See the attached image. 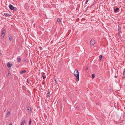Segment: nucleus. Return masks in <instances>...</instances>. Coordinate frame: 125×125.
<instances>
[{"label": "nucleus", "mask_w": 125, "mask_h": 125, "mask_svg": "<svg viewBox=\"0 0 125 125\" xmlns=\"http://www.w3.org/2000/svg\"><path fill=\"white\" fill-rule=\"evenodd\" d=\"M119 88H121V86H119Z\"/></svg>", "instance_id": "34"}, {"label": "nucleus", "mask_w": 125, "mask_h": 125, "mask_svg": "<svg viewBox=\"0 0 125 125\" xmlns=\"http://www.w3.org/2000/svg\"><path fill=\"white\" fill-rule=\"evenodd\" d=\"M28 81H29L28 79H27V83H29Z\"/></svg>", "instance_id": "27"}, {"label": "nucleus", "mask_w": 125, "mask_h": 125, "mask_svg": "<svg viewBox=\"0 0 125 125\" xmlns=\"http://www.w3.org/2000/svg\"><path fill=\"white\" fill-rule=\"evenodd\" d=\"M3 15L7 17L10 16V15L9 14L7 13H3Z\"/></svg>", "instance_id": "8"}, {"label": "nucleus", "mask_w": 125, "mask_h": 125, "mask_svg": "<svg viewBox=\"0 0 125 125\" xmlns=\"http://www.w3.org/2000/svg\"><path fill=\"white\" fill-rule=\"evenodd\" d=\"M76 108L77 109L79 108V107L78 106H76Z\"/></svg>", "instance_id": "30"}, {"label": "nucleus", "mask_w": 125, "mask_h": 125, "mask_svg": "<svg viewBox=\"0 0 125 125\" xmlns=\"http://www.w3.org/2000/svg\"><path fill=\"white\" fill-rule=\"evenodd\" d=\"M7 66L8 68L12 66V64H10L9 62H8L7 64Z\"/></svg>", "instance_id": "10"}, {"label": "nucleus", "mask_w": 125, "mask_h": 125, "mask_svg": "<svg viewBox=\"0 0 125 125\" xmlns=\"http://www.w3.org/2000/svg\"><path fill=\"white\" fill-rule=\"evenodd\" d=\"M82 107L83 108H84V105L83 104V105H82Z\"/></svg>", "instance_id": "28"}, {"label": "nucleus", "mask_w": 125, "mask_h": 125, "mask_svg": "<svg viewBox=\"0 0 125 125\" xmlns=\"http://www.w3.org/2000/svg\"><path fill=\"white\" fill-rule=\"evenodd\" d=\"M9 125H12V124L11 123H10Z\"/></svg>", "instance_id": "31"}, {"label": "nucleus", "mask_w": 125, "mask_h": 125, "mask_svg": "<svg viewBox=\"0 0 125 125\" xmlns=\"http://www.w3.org/2000/svg\"><path fill=\"white\" fill-rule=\"evenodd\" d=\"M92 6H93V5H92Z\"/></svg>", "instance_id": "38"}, {"label": "nucleus", "mask_w": 125, "mask_h": 125, "mask_svg": "<svg viewBox=\"0 0 125 125\" xmlns=\"http://www.w3.org/2000/svg\"><path fill=\"white\" fill-rule=\"evenodd\" d=\"M79 73L77 70H75L74 74L76 77V81H78L79 80Z\"/></svg>", "instance_id": "1"}, {"label": "nucleus", "mask_w": 125, "mask_h": 125, "mask_svg": "<svg viewBox=\"0 0 125 125\" xmlns=\"http://www.w3.org/2000/svg\"><path fill=\"white\" fill-rule=\"evenodd\" d=\"M39 48H40V50H42V48L41 47H39Z\"/></svg>", "instance_id": "24"}, {"label": "nucleus", "mask_w": 125, "mask_h": 125, "mask_svg": "<svg viewBox=\"0 0 125 125\" xmlns=\"http://www.w3.org/2000/svg\"><path fill=\"white\" fill-rule=\"evenodd\" d=\"M89 0H86V1H88Z\"/></svg>", "instance_id": "36"}, {"label": "nucleus", "mask_w": 125, "mask_h": 125, "mask_svg": "<svg viewBox=\"0 0 125 125\" xmlns=\"http://www.w3.org/2000/svg\"><path fill=\"white\" fill-rule=\"evenodd\" d=\"M28 110V112H30L31 111V108L30 107H28L27 108Z\"/></svg>", "instance_id": "12"}, {"label": "nucleus", "mask_w": 125, "mask_h": 125, "mask_svg": "<svg viewBox=\"0 0 125 125\" xmlns=\"http://www.w3.org/2000/svg\"><path fill=\"white\" fill-rule=\"evenodd\" d=\"M25 122V120H23L21 122V125H24Z\"/></svg>", "instance_id": "11"}, {"label": "nucleus", "mask_w": 125, "mask_h": 125, "mask_svg": "<svg viewBox=\"0 0 125 125\" xmlns=\"http://www.w3.org/2000/svg\"><path fill=\"white\" fill-rule=\"evenodd\" d=\"M102 57H103L102 55H101L99 57V58L100 59V60H101L102 59Z\"/></svg>", "instance_id": "17"}, {"label": "nucleus", "mask_w": 125, "mask_h": 125, "mask_svg": "<svg viewBox=\"0 0 125 125\" xmlns=\"http://www.w3.org/2000/svg\"><path fill=\"white\" fill-rule=\"evenodd\" d=\"M95 77V75L94 74H92V79L94 78Z\"/></svg>", "instance_id": "15"}, {"label": "nucleus", "mask_w": 125, "mask_h": 125, "mask_svg": "<svg viewBox=\"0 0 125 125\" xmlns=\"http://www.w3.org/2000/svg\"><path fill=\"white\" fill-rule=\"evenodd\" d=\"M9 40L10 42H11L12 40V38L11 36H10L9 38Z\"/></svg>", "instance_id": "13"}, {"label": "nucleus", "mask_w": 125, "mask_h": 125, "mask_svg": "<svg viewBox=\"0 0 125 125\" xmlns=\"http://www.w3.org/2000/svg\"><path fill=\"white\" fill-rule=\"evenodd\" d=\"M121 30V28H119L118 29V31L119 32H120V31Z\"/></svg>", "instance_id": "25"}, {"label": "nucleus", "mask_w": 125, "mask_h": 125, "mask_svg": "<svg viewBox=\"0 0 125 125\" xmlns=\"http://www.w3.org/2000/svg\"><path fill=\"white\" fill-rule=\"evenodd\" d=\"M123 75L125 73V69H124V70H123Z\"/></svg>", "instance_id": "22"}, {"label": "nucleus", "mask_w": 125, "mask_h": 125, "mask_svg": "<svg viewBox=\"0 0 125 125\" xmlns=\"http://www.w3.org/2000/svg\"><path fill=\"white\" fill-rule=\"evenodd\" d=\"M48 92L47 93V94H46V97H47L48 98H49L50 97V92L49 91V89H48V90L47 91Z\"/></svg>", "instance_id": "5"}, {"label": "nucleus", "mask_w": 125, "mask_h": 125, "mask_svg": "<svg viewBox=\"0 0 125 125\" xmlns=\"http://www.w3.org/2000/svg\"><path fill=\"white\" fill-rule=\"evenodd\" d=\"M89 0H86V1H88Z\"/></svg>", "instance_id": "35"}, {"label": "nucleus", "mask_w": 125, "mask_h": 125, "mask_svg": "<svg viewBox=\"0 0 125 125\" xmlns=\"http://www.w3.org/2000/svg\"><path fill=\"white\" fill-rule=\"evenodd\" d=\"M115 77H116V76H115Z\"/></svg>", "instance_id": "39"}, {"label": "nucleus", "mask_w": 125, "mask_h": 125, "mask_svg": "<svg viewBox=\"0 0 125 125\" xmlns=\"http://www.w3.org/2000/svg\"><path fill=\"white\" fill-rule=\"evenodd\" d=\"M110 90L111 92L113 91V90L112 89H110Z\"/></svg>", "instance_id": "29"}, {"label": "nucleus", "mask_w": 125, "mask_h": 125, "mask_svg": "<svg viewBox=\"0 0 125 125\" xmlns=\"http://www.w3.org/2000/svg\"><path fill=\"white\" fill-rule=\"evenodd\" d=\"M26 70H23V71H21L20 72V74H22L23 73H25L26 72Z\"/></svg>", "instance_id": "9"}, {"label": "nucleus", "mask_w": 125, "mask_h": 125, "mask_svg": "<svg viewBox=\"0 0 125 125\" xmlns=\"http://www.w3.org/2000/svg\"><path fill=\"white\" fill-rule=\"evenodd\" d=\"M89 0H86V1H88Z\"/></svg>", "instance_id": "37"}, {"label": "nucleus", "mask_w": 125, "mask_h": 125, "mask_svg": "<svg viewBox=\"0 0 125 125\" xmlns=\"http://www.w3.org/2000/svg\"><path fill=\"white\" fill-rule=\"evenodd\" d=\"M42 76H43V75L45 76V73H43V72L42 73Z\"/></svg>", "instance_id": "19"}, {"label": "nucleus", "mask_w": 125, "mask_h": 125, "mask_svg": "<svg viewBox=\"0 0 125 125\" xmlns=\"http://www.w3.org/2000/svg\"><path fill=\"white\" fill-rule=\"evenodd\" d=\"M57 21L58 22H60L61 21V20L60 19H58L57 20Z\"/></svg>", "instance_id": "20"}, {"label": "nucleus", "mask_w": 125, "mask_h": 125, "mask_svg": "<svg viewBox=\"0 0 125 125\" xmlns=\"http://www.w3.org/2000/svg\"><path fill=\"white\" fill-rule=\"evenodd\" d=\"M42 78L43 79H45V78H46L45 76L43 75L42 76Z\"/></svg>", "instance_id": "18"}, {"label": "nucleus", "mask_w": 125, "mask_h": 125, "mask_svg": "<svg viewBox=\"0 0 125 125\" xmlns=\"http://www.w3.org/2000/svg\"><path fill=\"white\" fill-rule=\"evenodd\" d=\"M10 113V111H9L7 113V114L6 115V116L7 117H8V116H9Z\"/></svg>", "instance_id": "6"}, {"label": "nucleus", "mask_w": 125, "mask_h": 125, "mask_svg": "<svg viewBox=\"0 0 125 125\" xmlns=\"http://www.w3.org/2000/svg\"><path fill=\"white\" fill-rule=\"evenodd\" d=\"M95 43V41L94 39H92L91 40L90 42V45L92 46H93L94 45V44Z\"/></svg>", "instance_id": "2"}, {"label": "nucleus", "mask_w": 125, "mask_h": 125, "mask_svg": "<svg viewBox=\"0 0 125 125\" xmlns=\"http://www.w3.org/2000/svg\"><path fill=\"white\" fill-rule=\"evenodd\" d=\"M9 7L10 9L11 10H13L14 9H16V8L14 7L11 4L9 5Z\"/></svg>", "instance_id": "3"}, {"label": "nucleus", "mask_w": 125, "mask_h": 125, "mask_svg": "<svg viewBox=\"0 0 125 125\" xmlns=\"http://www.w3.org/2000/svg\"><path fill=\"white\" fill-rule=\"evenodd\" d=\"M31 119H30V121H29V125H31Z\"/></svg>", "instance_id": "16"}, {"label": "nucleus", "mask_w": 125, "mask_h": 125, "mask_svg": "<svg viewBox=\"0 0 125 125\" xmlns=\"http://www.w3.org/2000/svg\"><path fill=\"white\" fill-rule=\"evenodd\" d=\"M88 2V1H86V2H85V3H85V4H86L87 3V2Z\"/></svg>", "instance_id": "26"}, {"label": "nucleus", "mask_w": 125, "mask_h": 125, "mask_svg": "<svg viewBox=\"0 0 125 125\" xmlns=\"http://www.w3.org/2000/svg\"><path fill=\"white\" fill-rule=\"evenodd\" d=\"M8 75V76H9L11 75V74L10 73H9Z\"/></svg>", "instance_id": "23"}, {"label": "nucleus", "mask_w": 125, "mask_h": 125, "mask_svg": "<svg viewBox=\"0 0 125 125\" xmlns=\"http://www.w3.org/2000/svg\"><path fill=\"white\" fill-rule=\"evenodd\" d=\"M17 62H18L21 61V59L20 58H17Z\"/></svg>", "instance_id": "14"}, {"label": "nucleus", "mask_w": 125, "mask_h": 125, "mask_svg": "<svg viewBox=\"0 0 125 125\" xmlns=\"http://www.w3.org/2000/svg\"><path fill=\"white\" fill-rule=\"evenodd\" d=\"M5 33V30H3L1 33V36L3 37V38Z\"/></svg>", "instance_id": "4"}, {"label": "nucleus", "mask_w": 125, "mask_h": 125, "mask_svg": "<svg viewBox=\"0 0 125 125\" xmlns=\"http://www.w3.org/2000/svg\"><path fill=\"white\" fill-rule=\"evenodd\" d=\"M119 10V9L118 8H116V9H114V12L115 13H116L117 12V11Z\"/></svg>", "instance_id": "7"}, {"label": "nucleus", "mask_w": 125, "mask_h": 125, "mask_svg": "<svg viewBox=\"0 0 125 125\" xmlns=\"http://www.w3.org/2000/svg\"><path fill=\"white\" fill-rule=\"evenodd\" d=\"M120 90V89H118L117 90Z\"/></svg>", "instance_id": "33"}, {"label": "nucleus", "mask_w": 125, "mask_h": 125, "mask_svg": "<svg viewBox=\"0 0 125 125\" xmlns=\"http://www.w3.org/2000/svg\"><path fill=\"white\" fill-rule=\"evenodd\" d=\"M0 55L1 56H2L3 55L2 54V53L1 52H0Z\"/></svg>", "instance_id": "21"}, {"label": "nucleus", "mask_w": 125, "mask_h": 125, "mask_svg": "<svg viewBox=\"0 0 125 125\" xmlns=\"http://www.w3.org/2000/svg\"><path fill=\"white\" fill-rule=\"evenodd\" d=\"M54 80L56 82V79H54Z\"/></svg>", "instance_id": "32"}]
</instances>
